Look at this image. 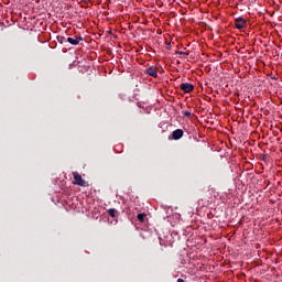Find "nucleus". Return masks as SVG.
I'll return each mask as SVG.
<instances>
[{
  "label": "nucleus",
  "instance_id": "obj_1",
  "mask_svg": "<svg viewBox=\"0 0 282 282\" xmlns=\"http://www.w3.org/2000/svg\"><path fill=\"white\" fill-rule=\"evenodd\" d=\"M73 177L75 180L73 184L76 186H87V182L83 180V176L78 172H73Z\"/></svg>",
  "mask_w": 282,
  "mask_h": 282
},
{
  "label": "nucleus",
  "instance_id": "obj_2",
  "mask_svg": "<svg viewBox=\"0 0 282 282\" xmlns=\"http://www.w3.org/2000/svg\"><path fill=\"white\" fill-rule=\"evenodd\" d=\"M247 23H248V21H246V19H243V18H236L235 19V28L237 30H243V28H246Z\"/></svg>",
  "mask_w": 282,
  "mask_h": 282
},
{
  "label": "nucleus",
  "instance_id": "obj_3",
  "mask_svg": "<svg viewBox=\"0 0 282 282\" xmlns=\"http://www.w3.org/2000/svg\"><path fill=\"white\" fill-rule=\"evenodd\" d=\"M181 89H182V91H184V94H191V91H193V89H195V86L189 83H183V84H181Z\"/></svg>",
  "mask_w": 282,
  "mask_h": 282
},
{
  "label": "nucleus",
  "instance_id": "obj_4",
  "mask_svg": "<svg viewBox=\"0 0 282 282\" xmlns=\"http://www.w3.org/2000/svg\"><path fill=\"white\" fill-rule=\"evenodd\" d=\"M145 74L148 76H151L152 78H158V67L155 66H150L145 69Z\"/></svg>",
  "mask_w": 282,
  "mask_h": 282
},
{
  "label": "nucleus",
  "instance_id": "obj_5",
  "mask_svg": "<svg viewBox=\"0 0 282 282\" xmlns=\"http://www.w3.org/2000/svg\"><path fill=\"white\" fill-rule=\"evenodd\" d=\"M184 137V130L182 129H176L172 132V140H182Z\"/></svg>",
  "mask_w": 282,
  "mask_h": 282
},
{
  "label": "nucleus",
  "instance_id": "obj_6",
  "mask_svg": "<svg viewBox=\"0 0 282 282\" xmlns=\"http://www.w3.org/2000/svg\"><path fill=\"white\" fill-rule=\"evenodd\" d=\"M66 41L70 45H78V43H80V41H83V37H80V36L67 37Z\"/></svg>",
  "mask_w": 282,
  "mask_h": 282
},
{
  "label": "nucleus",
  "instance_id": "obj_7",
  "mask_svg": "<svg viewBox=\"0 0 282 282\" xmlns=\"http://www.w3.org/2000/svg\"><path fill=\"white\" fill-rule=\"evenodd\" d=\"M137 219H138V221H140L141 224H144V219H147V214H145V213L138 214Z\"/></svg>",
  "mask_w": 282,
  "mask_h": 282
},
{
  "label": "nucleus",
  "instance_id": "obj_8",
  "mask_svg": "<svg viewBox=\"0 0 282 282\" xmlns=\"http://www.w3.org/2000/svg\"><path fill=\"white\" fill-rule=\"evenodd\" d=\"M108 215L113 218L116 217V215H118V210L110 208L108 209Z\"/></svg>",
  "mask_w": 282,
  "mask_h": 282
},
{
  "label": "nucleus",
  "instance_id": "obj_9",
  "mask_svg": "<svg viewBox=\"0 0 282 282\" xmlns=\"http://www.w3.org/2000/svg\"><path fill=\"white\" fill-rule=\"evenodd\" d=\"M57 41H58V43H64L65 36H62V35L57 36Z\"/></svg>",
  "mask_w": 282,
  "mask_h": 282
},
{
  "label": "nucleus",
  "instance_id": "obj_10",
  "mask_svg": "<svg viewBox=\"0 0 282 282\" xmlns=\"http://www.w3.org/2000/svg\"><path fill=\"white\" fill-rule=\"evenodd\" d=\"M176 54H180L181 56H188V53L183 51H177Z\"/></svg>",
  "mask_w": 282,
  "mask_h": 282
},
{
  "label": "nucleus",
  "instance_id": "obj_11",
  "mask_svg": "<svg viewBox=\"0 0 282 282\" xmlns=\"http://www.w3.org/2000/svg\"><path fill=\"white\" fill-rule=\"evenodd\" d=\"M183 115H184L186 118H189V116H191V111L185 110V111L183 112Z\"/></svg>",
  "mask_w": 282,
  "mask_h": 282
},
{
  "label": "nucleus",
  "instance_id": "obj_12",
  "mask_svg": "<svg viewBox=\"0 0 282 282\" xmlns=\"http://www.w3.org/2000/svg\"><path fill=\"white\" fill-rule=\"evenodd\" d=\"M177 282H185L184 279H177Z\"/></svg>",
  "mask_w": 282,
  "mask_h": 282
}]
</instances>
